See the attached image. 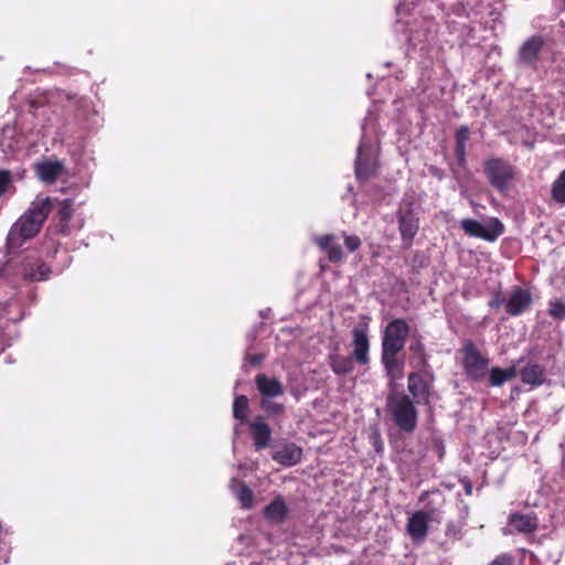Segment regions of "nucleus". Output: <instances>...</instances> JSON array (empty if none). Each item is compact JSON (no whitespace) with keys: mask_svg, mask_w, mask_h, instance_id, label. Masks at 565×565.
<instances>
[{"mask_svg":"<svg viewBox=\"0 0 565 565\" xmlns=\"http://www.w3.org/2000/svg\"><path fill=\"white\" fill-rule=\"evenodd\" d=\"M51 210L49 198L36 199L29 210L12 225L8 234V247L18 248L26 239L35 236Z\"/></svg>","mask_w":565,"mask_h":565,"instance_id":"nucleus-1","label":"nucleus"},{"mask_svg":"<svg viewBox=\"0 0 565 565\" xmlns=\"http://www.w3.org/2000/svg\"><path fill=\"white\" fill-rule=\"evenodd\" d=\"M387 413L396 426L405 431L413 433L417 426V411L408 396L395 393L388 396Z\"/></svg>","mask_w":565,"mask_h":565,"instance_id":"nucleus-2","label":"nucleus"},{"mask_svg":"<svg viewBox=\"0 0 565 565\" xmlns=\"http://www.w3.org/2000/svg\"><path fill=\"white\" fill-rule=\"evenodd\" d=\"M489 182L500 192H507L514 180L515 172L511 164L502 159H489L484 164Z\"/></svg>","mask_w":565,"mask_h":565,"instance_id":"nucleus-3","label":"nucleus"},{"mask_svg":"<svg viewBox=\"0 0 565 565\" xmlns=\"http://www.w3.org/2000/svg\"><path fill=\"white\" fill-rule=\"evenodd\" d=\"M460 226L467 235L488 242H494L504 231L503 224L495 217H490L483 222L463 218L460 222Z\"/></svg>","mask_w":565,"mask_h":565,"instance_id":"nucleus-4","label":"nucleus"},{"mask_svg":"<svg viewBox=\"0 0 565 565\" xmlns=\"http://www.w3.org/2000/svg\"><path fill=\"white\" fill-rule=\"evenodd\" d=\"M408 333L409 327L404 319L392 320L383 331L382 351H402Z\"/></svg>","mask_w":565,"mask_h":565,"instance_id":"nucleus-5","label":"nucleus"},{"mask_svg":"<svg viewBox=\"0 0 565 565\" xmlns=\"http://www.w3.org/2000/svg\"><path fill=\"white\" fill-rule=\"evenodd\" d=\"M376 169V150L364 137L358 148L355 174L360 180L369 179Z\"/></svg>","mask_w":565,"mask_h":565,"instance_id":"nucleus-6","label":"nucleus"},{"mask_svg":"<svg viewBox=\"0 0 565 565\" xmlns=\"http://www.w3.org/2000/svg\"><path fill=\"white\" fill-rule=\"evenodd\" d=\"M463 367L468 376L480 380L484 376L488 366V360L483 358L477 348L467 342L462 348Z\"/></svg>","mask_w":565,"mask_h":565,"instance_id":"nucleus-7","label":"nucleus"},{"mask_svg":"<svg viewBox=\"0 0 565 565\" xmlns=\"http://www.w3.org/2000/svg\"><path fill=\"white\" fill-rule=\"evenodd\" d=\"M437 512L431 511H416L407 522V533L414 542H423L427 536L428 523L436 520Z\"/></svg>","mask_w":565,"mask_h":565,"instance_id":"nucleus-8","label":"nucleus"},{"mask_svg":"<svg viewBox=\"0 0 565 565\" xmlns=\"http://www.w3.org/2000/svg\"><path fill=\"white\" fill-rule=\"evenodd\" d=\"M545 39L541 35L529 38L519 50V60L522 64L533 66L543 51Z\"/></svg>","mask_w":565,"mask_h":565,"instance_id":"nucleus-9","label":"nucleus"},{"mask_svg":"<svg viewBox=\"0 0 565 565\" xmlns=\"http://www.w3.org/2000/svg\"><path fill=\"white\" fill-rule=\"evenodd\" d=\"M352 347H353V358L355 361L362 365L369 363V350H370V341L367 334L366 327L354 328L352 331Z\"/></svg>","mask_w":565,"mask_h":565,"instance_id":"nucleus-10","label":"nucleus"},{"mask_svg":"<svg viewBox=\"0 0 565 565\" xmlns=\"http://www.w3.org/2000/svg\"><path fill=\"white\" fill-rule=\"evenodd\" d=\"M532 296L527 290L515 288L507 299L505 308L510 315L519 316L530 308Z\"/></svg>","mask_w":565,"mask_h":565,"instance_id":"nucleus-11","label":"nucleus"},{"mask_svg":"<svg viewBox=\"0 0 565 565\" xmlns=\"http://www.w3.org/2000/svg\"><path fill=\"white\" fill-rule=\"evenodd\" d=\"M36 174L44 183L55 182L64 172V166L58 160H43L35 164Z\"/></svg>","mask_w":565,"mask_h":565,"instance_id":"nucleus-12","label":"nucleus"},{"mask_svg":"<svg viewBox=\"0 0 565 565\" xmlns=\"http://www.w3.org/2000/svg\"><path fill=\"white\" fill-rule=\"evenodd\" d=\"M302 457V449L294 443H288L276 449L273 459L286 467L297 465Z\"/></svg>","mask_w":565,"mask_h":565,"instance_id":"nucleus-13","label":"nucleus"},{"mask_svg":"<svg viewBox=\"0 0 565 565\" xmlns=\"http://www.w3.org/2000/svg\"><path fill=\"white\" fill-rule=\"evenodd\" d=\"M436 33V23L430 19H425L417 29H411L407 36L408 42L414 46L428 43Z\"/></svg>","mask_w":565,"mask_h":565,"instance_id":"nucleus-14","label":"nucleus"},{"mask_svg":"<svg viewBox=\"0 0 565 565\" xmlns=\"http://www.w3.org/2000/svg\"><path fill=\"white\" fill-rule=\"evenodd\" d=\"M510 532L532 533L537 527V519L533 513H511L509 516Z\"/></svg>","mask_w":565,"mask_h":565,"instance_id":"nucleus-15","label":"nucleus"},{"mask_svg":"<svg viewBox=\"0 0 565 565\" xmlns=\"http://www.w3.org/2000/svg\"><path fill=\"white\" fill-rule=\"evenodd\" d=\"M250 431L254 438L256 449H263L269 446L271 438V430L264 418L258 417L250 424Z\"/></svg>","mask_w":565,"mask_h":565,"instance_id":"nucleus-16","label":"nucleus"},{"mask_svg":"<svg viewBox=\"0 0 565 565\" xmlns=\"http://www.w3.org/2000/svg\"><path fill=\"white\" fill-rule=\"evenodd\" d=\"M316 244L328 255L332 263L342 260L344 254L334 235H323L316 238Z\"/></svg>","mask_w":565,"mask_h":565,"instance_id":"nucleus-17","label":"nucleus"},{"mask_svg":"<svg viewBox=\"0 0 565 565\" xmlns=\"http://www.w3.org/2000/svg\"><path fill=\"white\" fill-rule=\"evenodd\" d=\"M255 382L260 394L266 397H277L284 393V385L277 379L258 374Z\"/></svg>","mask_w":565,"mask_h":565,"instance_id":"nucleus-18","label":"nucleus"},{"mask_svg":"<svg viewBox=\"0 0 565 565\" xmlns=\"http://www.w3.org/2000/svg\"><path fill=\"white\" fill-rule=\"evenodd\" d=\"M288 514V508L282 497L275 498L264 510V516L273 523H281Z\"/></svg>","mask_w":565,"mask_h":565,"instance_id":"nucleus-19","label":"nucleus"},{"mask_svg":"<svg viewBox=\"0 0 565 565\" xmlns=\"http://www.w3.org/2000/svg\"><path fill=\"white\" fill-rule=\"evenodd\" d=\"M397 354L398 352L382 351V363L392 380H398L403 376L404 363L397 358Z\"/></svg>","mask_w":565,"mask_h":565,"instance_id":"nucleus-20","label":"nucleus"},{"mask_svg":"<svg viewBox=\"0 0 565 565\" xmlns=\"http://www.w3.org/2000/svg\"><path fill=\"white\" fill-rule=\"evenodd\" d=\"M230 488L236 499L241 502L242 508L252 509L254 507V493L245 483L233 478L231 480Z\"/></svg>","mask_w":565,"mask_h":565,"instance_id":"nucleus-21","label":"nucleus"},{"mask_svg":"<svg viewBox=\"0 0 565 565\" xmlns=\"http://www.w3.org/2000/svg\"><path fill=\"white\" fill-rule=\"evenodd\" d=\"M398 223L403 239L411 242L417 233L418 220L412 212H401Z\"/></svg>","mask_w":565,"mask_h":565,"instance_id":"nucleus-22","label":"nucleus"},{"mask_svg":"<svg viewBox=\"0 0 565 565\" xmlns=\"http://www.w3.org/2000/svg\"><path fill=\"white\" fill-rule=\"evenodd\" d=\"M520 376L523 383L531 385H540L545 380L544 370L537 364L524 366L520 372Z\"/></svg>","mask_w":565,"mask_h":565,"instance_id":"nucleus-23","label":"nucleus"},{"mask_svg":"<svg viewBox=\"0 0 565 565\" xmlns=\"http://www.w3.org/2000/svg\"><path fill=\"white\" fill-rule=\"evenodd\" d=\"M427 384L417 373H411L408 376V391L414 398H424L427 394Z\"/></svg>","mask_w":565,"mask_h":565,"instance_id":"nucleus-24","label":"nucleus"},{"mask_svg":"<svg viewBox=\"0 0 565 565\" xmlns=\"http://www.w3.org/2000/svg\"><path fill=\"white\" fill-rule=\"evenodd\" d=\"M330 366L335 374L343 375L353 370V361L349 356L332 355Z\"/></svg>","mask_w":565,"mask_h":565,"instance_id":"nucleus-25","label":"nucleus"},{"mask_svg":"<svg viewBox=\"0 0 565 565\" xmlns=\"http://www.w3.org/2000/svg\"><path fill=\"white\" fill-rule=\"evenodd\" d=\"M15 128L7 126L2 129L0 136V148L3 152L13 151L17 148Z\"/></svg>","mask_w":565,"mask_h":565,"instance_id":"nucleus-26","label":"nucleus"},{"mask_svg":"<svg viewBox=\"0 0 565 565\" xmlns=\"http://www.w3.org/2000/svg\"><path fill=\"white\" fill-rule=\"evenodd\" d=\"M514 376H515V370L513 367L508 369V370H502L500 367H493L490 371V383L493 386H500L504 382L513 379Z\"/></svg>","mask_w":565,"mask_h":565,"instance_id":"nucleus-27","label":"nucleus"},{"mask_svg":"<svg viewBox=\"0 0 565 565\" xmlns=\"http://www.w3.org/2000/svg\"><path fill=\"white\" fill-rule=\"evenodd\" d=\"M552 196L557 203L565 204V169L553 182Z\"/></svg>","mask_w":565,"mask_h":565,"instance_id":"nucleus-28","label":"nucleus"},{"mask_svg":"<svg viewBox=\"0 0 565 565\" xmlns=\"http://www.w3.org/2000/svg\"><path fill=\"white\" fill-rule=\"evenodd\" d=\"M248 414V399L244 395L236 396L233 404V415L236 419L244 422Z\"/></svg>","mask_w":565,"mask_h":565,"instance_id":"nucleus-29","label":"nucleus"},{"mask_svg":"<svg viewBox=\"0 0 565 565\" xmlns=\"http://www.w3.org/2000/svg\"><path fill=\"white\" fill-rule=\"evenodd\" d=\"M547 311L552 318L563 320L565 319V302L559 299L551 300Z\"/></svg>","mask_w":565,"mask_h":565,"instance_id":"nucleus-30","label":"nucleus"},{"mask_svg":"<svg viewBox=\"0 0 565 565\" xmlns=\"http://www.w3.org/2000/svg\"><path fill=\"white\" fill-rule=\"evenodd\" d=\"M25 276L32 280H44L49 277V268L45 264L41 263L36 269H26Z\"/></svg>","mask_w":565,"mask_h":565,"instance_id":"nucleus-31","label":"nucleus"},{"mask_svg":"<svg viewBox=\"0 0 565 565\" xmlns=\"http://www.w3.org/2000/svg\"><path fill=\"white\" fill-rule=\"evenodd\" d=\"M469 138V129L463 126L460 127L456 134V140H457V152L459 157H462L465 153V145L466 141Z\"/></svg>","mask_w":565,"mask_h":565,"instance_id":"nucleus-32","label":"nucleus"},{"mask_svg":"<svg viewBox=\"0 0 565 565\" xmlns=\"http://www.w3.org/2000/svg\"><path fill=\"white\" fill-rule=\"evenodd\" d=\"M11 182V173L7 170H0V196L8 191Z\"/></svg>","mask_w":565,"mask_h":565,"instance_id":"nucleus-33","label":"nucleus"},{"mask_svg":"<svg viewBox=\"0 0 565 565\" xmlns=\"http://www.w3.org/2000/svg\"><path fill=\"white\" fill-rule=\"evenodd\" d=\"M344 244L349 252H355L361 246V239L356 235H344Z\"/></svg>","mask_w":565,"mask_h":565,"instance_id":"nucleus-34","label":"nucleus"},{"mask_svg":"<svg viewBox=\"0 0 565 565\" xmlns=\"http://www.w3.org/2000/svg\"><path fill=\"white\" fill-rule=\"evenodd\" d=\"M58 215L62 222L66 223L73 215V209L70 203L65 202L58 211Z\"/></svg>","mask_w":565,"mask_h":565,"instance_id":"nucleus-35","label":"nucleus"},{"mask_svg":"<svg viewBox=\"0 0 565 565\" xmlns=\"http://www.w3.org/2000/svg\"><path fill=\"white\" fill-rule=\"evenodd\" d=\"M418 1L419 0H403V2L397 6V14L402 15L408 13L411 8L414 7Z\"/></svg>","mask_w":565,"mask_h":565,"instance_id":"nucleus-36","label":"nucleus"},{"mask_svg":"<svg viewBox=\"0 0 565 565\" xmlns=\"http://www.w3.org/2000/svg\"><path fill=\"white\" fill-rule=\"evenodd\" d=\"M262 407L269 414H278L282 411V406L268 401L262 403Z\"/></svg>","mask_w":565,"mask_h":565,"instance_id":"nucleus-37","label":"nucleus"},{"mask_svg":"<svg viewBox=\"0 0 565 565\" xmlns=\"http://www.w3.org/2000/svg\"><path fill=\"white\" fill-rule=\"evenodd\" d=\"M490 565H511V558L508 555H500Z\"/></svg>","mask_w":565,"mask_h":565,"instance_id":"nucleus-38","label":"nucleus"},{"mask_svg":"<svg viewBox=\"0 0 565 565\" xmlns=\"http://www.w3.org/2000/svg\"><path fill=\"white\" fill-rule=\"evenodd\" d=\"M263 360V355L254 354L248 356V361L252 365H258Z\"/></svg>","mask_w":565,"mask_h":565,"instance_id":"nucleus-39","label":"nucleus"},{"mask_svg":"<svg viewBox=\"0 0 565 565\" xmlns=\"http://www.w3.org/2000/svg\"><path fill=\"white\" fill-rule=\"evenodd\" d=\"M466 492H467L468 494H470V493H471V487H470V486H467V487H466Z\"/></svg>","mask_w":565,"mask_h":565,"instance_id":"nucleus-40","label":"nucleus"},{"mask_svg":"<svg viewBox=\"0 0 565 565\" xmlns=\"http://www.w3.org/2000/svg\"><path fill=\"white\" fill-rule=\"evenodd\" d=\"M250 565H259V564H257V563H253V564H250Z\"/></svg>","mask_w":565,"mask_h":565,"instance_id":"nucleus-41","label":"nucleus"}]
</instances>
